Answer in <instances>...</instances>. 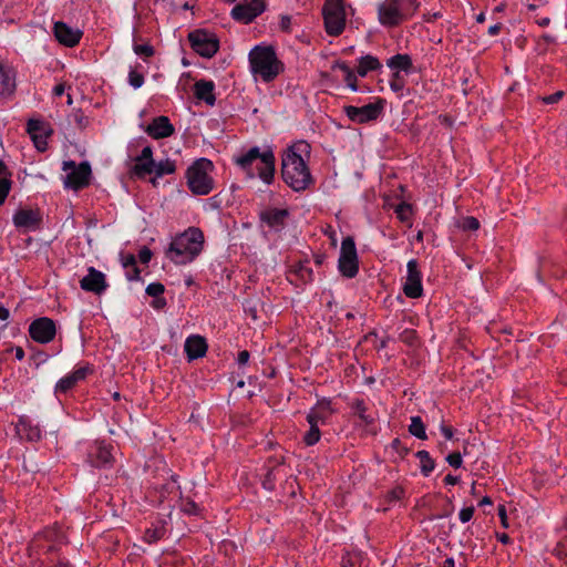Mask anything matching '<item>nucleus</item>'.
<instances>
[{"instance_id": "nucleus-16", "label": "nucleus", "mask_w": 567, "mask_h": 567, "mask_svg": "<svg viewBox=\"0 0 567 567\" xmlns=\"http://www.w3.org/2000/svg\"><path fill=\"white\" fill-rule=\"evenodd\" d=\"M13 225L21 231H34L40 228L42 216L38 209L20 208L12 216Z\"/></svg>"}, {"instance_id": "nucleus-51", "label": "nucleus", "mask_w": 567, "mask_h": 567, "mask_svg": "<svg viewBox=\"0 0 567 567\" xmlns=\"http://www.w3.org/2000/svg\"><path fill=\"white\" fill-rule=\"evenodd\" d=\"M165 291V287L161 282H152L146 287V293L151 297L157 298Z\"/></svg>"}, {"instance_id": "nucleus-37", "label": "nucleus", "mask_w": 567, "mask_h": 567, "mask_svg": "<svg viewBox=\"0 0 567 567\" xmlns=\"http://www.w3.org/2000/svg\"><path fill=\"white\" fill-rule=\"evenodd\" d=\"M7 171V166L0 161V206L6 202L12 186V181L3 176Z\"/></svg>"}, {"instance_id": "nucleus-62", "label": "nucleus", "mask_w": 567, "mask_h": 567, "mask_svg": "<svg viewBox=\"0 0 567 567\" xmlns=\"http://www.w3.org/2000/svg\"><path fill=\"white\" fill-rule=\"evenodd\" d=\"M153 254L150 248L143 247L138 252V259L142 264H148Z\"/></svg>"}, {"instance_id": "nucleus-14", "label": "nucleus", "mask_w": 567, "mask_h": 567, "mask_svg": "<svg viewBox=\"0 0 567 567\" xmlns=\"http://www.w3.org/2000/svg\"><path fill=\"white\" fill-rule=\"evenodd\" d=\"M315 279V274L308 259L295 261L289 266L287 280L297 288H301Z\"/></svg>"}, {"instance_id": "nucleus-33", "label": "nucleus", "mask_w": 567, "mask_h": 567, "mask_svg": "<svg viewBox=\"0 0 567 567\" xmlns=\"http://www.w3.org/2000/svg\"><path fill=\"white\" fill-rule=\"evenodd\" d=\"M155 169V161L150 159H140L138 156L135 157V165L133 167V173L140 177L143 178L146 175L153 174Z\"/></svg>"}, {"instance_id": "nucleus-48", "label": "nucleus", "mask_w": 567, "mask_h": 567, "mask_svg": "<svg viewBox=\"0 0 567 567\" xmlns=\"http://www.w3.org/2000/svg\"><path fill=\"white\" fill-rule=\"evenodd\" d=\"M461 228L467 231H475L480 228V221L477 218L473 216H467L463 218L461 223Z\"/></svg>"}, {"instance_id": "nucleus-18", "label": "nucleus", "mask_w": 567, "mask_h": 567, "mask_svg": "<svg viewBox=\"0 0 567 567\" xmlns=\"http://www.w3.org/2000/svg\"><path fill=\"white\" fill-rule=\"evenodd\" d=\"M27 132L34 143L38 151L44 152L48 147L47 138L51 131L45 122L41 120L31 118L27 123Z\"/></svg>"}, {"instance_id": "nucleus-39", "label": "nucleus", "mask_w": 567, "mask_h": 567, "mask_svg": "<svg viewBox=\"0 0 567 567\" xmlns=\"http://www.w3.org/2000/svg\"><path fill=\"white\" fill-rule=\"evenodd\" d=\"M175 171H176L175 161L166 158L164 161L155 162V169H154L153 174H155V177H163L165 175L175 173Z\"/></svg>"}, {"instance_id": "nucleus-4", "label": "nucleus", "mask_w": 567, "mask_h": 567, "mask_svg": "<svg viewBox=\"0 0 567 567\" xmlns=\"http://www.w3.org/2000/svg\"><path fill=\"white\" fill-rule=\"evenodd\" d=\"M248 61L251 73L266 83L272 82L285 70L271 45H255L248 54Z\"/></svg>"}, {"instance_id": "nucleus-9", "label": "nucleus", "mask_w": 567, "mask_h": 567, "mask_svg": "<svg viewBox=\"0 0 567 567\" xmlns=\"http://www.w3.org/2000/svg\"><path fill=\"white\" fill-rule=\"evenodd\" d=\"M338 268L342 276L354 278L359 271V262L355 243L352 237L348 236L342 239Z\"/></svg>"}, {"instance_id": "nucleus-40", "label": "nucleus", "mask_w": 567, "mask_h": 567, "mask_svg": "<svg viewBox=\"0 0 567 567\" xmlns=\"http://www.w3.org/2000/svg\"><path fill=\"white\" fill-rule=\"evenodd\" d=\"M93 371H94L93 365L89 362H84V363H80V364L75 365L73 371H71L70 373L74 377V379L79 383L81 381H84L87 378V375L93 373Z\"/></svg>"}, {"instance_id": "nucleus-8", "label": "nucleus", "mask_w": 567, "mask_h": 567, "mask_svg": "<svg viewBox=\"0 0 567 567\" xmlns=\"http://www.w3.org/2000/svg\"><path fill=\"white\" fill-rule=\"evenodd\" d=\"M385 101L377 97L374 102L363 106L346 105L343 112L348 118L358 124H365L375 121L383 113Z\"/></svg>"}, {"instance_id": "nucleus-58", "label": "nucleus", "mask_w": 567, "mask_h": 567, "mask_svg": "<svg viewBox=\"0 0 567 567\" xmlns=\"http://www.w3.org/2000/svg\"><path fill=\"white\" fill-rule=\"evenodd\" d=\"M475 508L474 506L464 507L461 509L458 514V518L462 523H467L472 519L474 515Z\"/></svg>"}, {"instance_id": "nucleus-35", "label": "nucleus", "mask_w": 567, "mask_h": 567, "mask_svg": "<svg viewBox=\"0 0 567 567\" xmlns=\"http://www.w3.org/2000/svg\"><path fill=\"white\" fill-rule=\"evenodd\" d=\"M307 422L309 424V430L303 434L302 441L307 446H313L321 437L319 423L311 420H307Z\"/></svg>"}, {"instance_id": "nucleus-3", "label": "nucleus", "mask_w": 567, "mask_h": 567, "mask_svg": "<svg viewBox=\"0 0 567 567\" xmlns=\"http://www.w3.org/2000/svg\"><path fill=\"white\" fill-rule=\"evenodd\" d=\"M204 234L197 227H189L176 235L166 250V257L176 265H186L194 261L202 252Z\"/></svg>"}, {"instance_id": "nucleus-22", "label": "nucleus", "mask_w": 567, "mask_h": 567, "mask_svg": "<svg viewBox=\"0 0 567 567\" xmlns=\"http://www.w3.org/2000/svg\"><path fill=\"white\" fill-rule=\"evenodd\" d=\"M145 132L154 140H161L173 135L175 128L167 116L159 115L147 125Z\"/></svg>"}, {"instance_id": "nucleus-55", "label": "nucleus", "mask_w": 567, "mask_h": 567, "mask_svg": "<svg viewBox=\"0 0 567 567\" xmlns=\"http://www.w3.org/2000/svg\"><path fill=\"white\" fill-rule=\"evenodd\" d=\"M553 555L557 557L560 561H563V564L567 565V549L563 544L558 543L554 547Z\"/></svg>"}, {"instance_id": "nucleus-17", "label": "nucleus", "mask_w": 567, "mask_h": 567, "mask_svg": "<svg viewBox=\"0 0 567 567\" xmlns=\"http://www.w3.org/2000/svg\"><path fill=\"white\" fill-rule=\"evenodd\" d=\"M378 19L383 27H398L404 20L394 0H384L378 6Z\"/></svg>"}, {"instance_id": "nucleus-52", "label": "nucleus", "mask_w": 567, "mask_h": 567, "mask_svg": "<svg viewBox=\"0 0 567 567\" xmlns=\"http://www.w3.org/2000/svg\"><path fill=\"white\" fill-rule=\"evenodd\" d=\"M404 488L402 486H395L386 494V501L388 503H394L403 498L404 496Z\"/></svg>"}, {"instance_id": "nucleus-57", "label": "nucleus", "mask_w": 567, "mask_h": 567, "mask_svg": "<svg viewBox=\"0 0 567 567\" xmlns=\"http://www.w3.org/2000/svg\"><path fill=\"white\" fill-rule=\"evenodd\" d=\"M341 565H342V567H360V561L357 556L347 554V555L342 556Z\"/></svg>"}, {"instance_id": "nucleus-2", "label": "nucleus", "mask_w": 567, "mask_h": 567, "mask_svg": "<svg viewBox=\"0 0 567 567\" xmlns=\"http://www.w3.org/2000/svg\"><path fill=\"white\" fill-rule=\"evenodd\" d=\"M235 163L250 178L258 176L267 185L274 182L276 158L271 150L261 152L258 146H254L238 155Z\"/></svg>"}, {"instance_id": "nucleus-41", "label": "nucleus", "mask_w": 567, "mask_h": 567, "mask_svg": "<svg viewBox=\"0 0 567 567\" xmlns=\"http://www.w3.org/2000/svg\"><path fill=\"white\" fill-rule=\"evenodd\" d=\"M20 424L23 426V430L27 432V439L30 442H38L42 437L41 430L38 425H33L30 421L20 420Z\"/></svg>"}, {"instance_id": "nucleus-44", "label": "nucleus", "mask_w": 567, "mask_h": 567, "mask_svg": "<svg viewBox=\"0 0 567 567\" xmlns=\"http://www.w3.org/2000/svg\"><path fill=\"white\" fill-rule=\"evenodd\" d=\"M133 51L135 54H137L144 59L151 58L155 53L154 48L148 43H144V44L134 43Z\"/></svg>"}, {"instance_id": "nucleus-1", "label": "nucleus", "mask_w": 567, "mask_h": 567, "mask_svg": "<svg viewBox=\"0 0 567 567\" xmlns=\"http://www.w3.org/2000/svg\"><path fill=\"white\" fill-rule=\"evenodd\" d=\"M310 151L311 146L306 141H298L282 154L281 177L297 193L303 192L315 184V179L303 157H309Z\"/></svg>"}, {"instance_id": "nucleus-20", "label": "nucleus", "mask_w": 567, "mask_h": 567, "mask_svg": "<svg viewBox=\"0 0 567 567\" xmlns=\"http://www.w3.org/2000/svg\"><path fill=\"white\" fill-rule=\"evenodd\" d=\"M80 287L85 291L101 295L107 288L105 275L91 267L87 275L80 280Z\"/></svg>"}, {"instance_id": "nucleus-15", "label": "nucleus", "mask_w": 567, "mask_h": 567, "mask_svg": "<svg viewBox=\"0 0 567 567\" xmlns=\"http://www.w3.org/2000/svg\"><path fill=\"white\" fill-rule=\"evenodd\" d=\"M55 333V322L48 317L38 318L29 326L30 337L39 343H49L54 339Z\"/></svg>"}, {"instance_id": "nucleus-31", "label": "nucleus", "mask_w": 567, "mask_h": 567, "mask_svg": "<svg viewBox=\"0 0 567 567\" xmlns=\"http://www.w3.org/2000/svg\"><path fill=\"white\" fill-rule=\"evenodd\" d=\"M166 534L165 522L159 520L157 525L147 528L144 533L143 540L148 544H154L161 540Z\"/></svg>"}, {"instance_id": "nucleus-29", "label": "nucleus", "mask_w": 567, "mask_h": 567, "mask_svg": "<svg viewBox=\"0 0 567 567\" xmlns=\"http://www.w3.org/2000/svg\"><path fill=\"white\" fill-rule=\"evenodd\" d=\"M386 65L393 72H404L405 74H411L413 72V62L409 54L398 53L386 61Z\"/></svg>"}, {"instance_id": "nucleus-61", "label": "nucleus", "mask_w": 567, "mask_h": 567, "mask_svg": "<svg viewBox=\"0 0 567 567\" xmlns=\"http://www.w3.org/2000/svg\"><path fill=\"white\" fill-rule=\"evenodd\" d=\"M497 514L499 516V519H501V524L504 528H508L509 525H508V518H507V513H506V507L505 505H498L497 507Z\"/></svg>"}, {"instance_id": "nucleus-54", "label": "nucleus", "mask_w": 567, "mask_h": 567, "mask_svg": "<svg viewBox=\"0 0 567 567\" xmlns=\"http://www.w3.org/2000/svg\"><path fill=\"white\" fill-rule=\"evenodd\" d=\"M445 460L454 468H460L463 464L462 455L460 452H453L449 454Z\"/></svg>"}, {"instance_id": "nucleus-47", "label": "nucleus", "mask_w": 567, "mask_h": 567, "mask_svg": "<svg viewBox=\"0 0 567 567\" xmlns=\"http://www.w3.org/2000/svg\"><path fill=\"white\" fill-rule=\"evenodd\" d=\"M128 83L134 89H140L144 84V75L132 68L128 72Z\"/></svg>"}, {"instance_id": "nucleus-42", "label": "nucleus", "mask_w": 567, "mask_h": 567, "mask_svg": "<svg viewBox=\"0 0 567 567\" xmlns=\"http://www.w3.org/2000/svg\"><path fill=\"white\" fill-rule=\"evenodd\" d=\"M123 267L128 269H132L131 271L126 272L128 280H137L140 278V269L136 266V259L134 255H127L126 258L123 261Z\"/></svg>"}, {"instance_id": "nucleus-10", "label": "nucleus", "mask_w": 567, "mask_h": 567, "mask_svg": "<svg viewBox=\"0 0 567 567\" xmlns=\"http://www.w3.org/2000/svg\"><path fill=\"white\" fill-rule=\"evenodd\" d=\"M71 169L64 179L65 188L79 190L90 184L92 174L91 165L87 162H82L78 166L73 161L63 162V171Z\"/></svg>"}, {"instance_id": "nucleus-26", "label": "nucleus", "mask_w": 567, "mask_h": 567, "mask_svg": "<svg viewBox=\"0 0 567 567\" xmlns=\"http://www.w3.org/2000/svg\"><path fill=\"white\" fill-rule=\"evenodd\" d=\"M194 95L197 100L214 106L216 102L215 83L212 80H198L194 84Z\"/></svg>"}, {"instance_id": "nucleus-38", "label": "nucleus", "mask_w": 567, "mask_h": 567, "mask_svg": "<svg viewBox=\"0 0 567 567\" xmlns=\"http://www.w3.org/2000/svg\"><path fill=\"white\" fill-rule=\"evenodd\" d=\"M409 432L420 439V440H426L427 435L425 432V424L423 423L421 416L414 415L411 416V424L409 425Z\"/></svg>"}, {"instance_id": "nucleus-64", "label": "nucleus", "mask_w": 567, "mask_h": 567, "mask_svg": "<svg viewBox=\"0 0 567 567\" xmlns=\"http://www.w3.org/2000/svg\"><path fill=\"white\" fill-rule=\"evenodd\" d=\"M332 69L333 70H340L343 72V75L346 76L348 74V72H354L346 62L343 61H337L333 65H332Z\"/></svg>"}, {"instance_id": "nucleus-13", "label": "nucleus", "mask_w": 567, "mask_h": 567, "mask_svg": "<svg viewBox=\"0 0 567 567\" xmlns=\"http://www.w3.org/2000/svg\"><path fill=\"white\" fill-rule=\"evenodd\" d=\"M403 292L411 299H417L423 296L422 274L416 259H411L406 264V279L403 284Z\"/></svg>"}, {"instance_id": "nucleus-7", "label": "nucleus", "mask_w": 567, "mask_h": 567, "mask_svg": "<svg viewBox=\"0 0 567 567\" xmlns=\"http://www.w3.org/2000/svg\"><path fill=\"white\" fill-rule=\"evenodd\" d=\"M190 48L200 56L210 59L219 49V40L204 29H197L188 33Z\"/></svg>"}, {"instance_id": "nucleus-11", "label": "nucleus", "mask_w": 567, "mask_h": 567, "mask_svg": "<svg viewBox=\"0 0 567 567\" xmlns=\"http://www.w3.org/2000/svg\"><path fill=\"white\" fill-rule=\"evenodd\" d=\"M265 9V0H244L231 9L230 16L234 20L248 24L261 14Z\"/></svg>"}, {"instance_id": "nucleus-28", "label": "nucleus", "mask_w": 567, "mask_h": 567, "mask_svg": "<svg viewBox=\"0 0 567 567\" xmlns=\"http://www.w3.org/2000/svg\"><path fill=\"white\" fill-rule=\"evenodd\" d=\"M16 91V78L12 69L0 63V97H9Z\"/></svg>"}, {"instance_id": "nucleus-34", "label": "nucleus", "mask_w": 567, "mask_h": 567, "mask_svg": "<svg viewBox=\"0 0 567 567\" xmlns=\"http://www.w3.org/2000/svg\"><path fill=\"white\" fill-rule=\"evenodd\" d=\"M401 16H403L404 20H409L414 16L420 7V1L417 0H394Z\"/></svg>"}, {"instance_id": "nucleus-5", "label": "nucleus", "mask_w": 567, "mask_h": 567, "mask_svg": "<svg viewBox=\"0 0 567 567\" xmlns=\"http://www.w3.org/2000/svg\"><path fill=\"white\" fill-rule=\"evenodd\" d=\"M213 167L212 161L199 158L187 168V186L194 195H207L213 190L214 179L208 174Z\"/></svg>"}, {"instance_id": "nucleus-19", "label": "nucleus", "mask_w": 567, "mask_h": 567, "mask_svg": "<svg viewBox=\"0 0 567 567\" xmlns=\"http://www.w3.org/2000/svg\"><path fill=\"white\" fill-rule=\"evenodd\" d=\"M53 34L59 43L69 48L76 45L82 38V32L79 29H73L62 21L54 23Z\"/></svg>"}, {"instance_id": "nucleus-45", "label": "nucleus", "mask_w": 567, "mask_h": 567, "mask_svg": "<svg viewBox=\"0 0 567 567\" xmlns=\"http://www.w3.org/2000/svg\"><path fill=\"white\" fill-rule=\"evenodd\" d=\"M396 217L402 223H408L410 220V214H411V205L408 203H401L395 208Z\"/></svg>"}, {"instance_id": "nucleus-6", "label": "nucleus", "mask_w": 567, "mask_h": 567, "mask_svg": "<svg viewBox=\"0 0 567 567\" xmlns=\"http://www.w3.org/2000/svg\"><path fill=\"white\" fill-rule=\"evenodd\" d=\"M322 16L327 33L332 37L340 35L346 28L344 0H326L322 7Z\"/></svg>"}, {"instance_id": "nucleus-24", "label": "nucleus", "mask_w": 567, "mask_h": 567, "mask_svg": "<svg viewBox=\"0 0 567 567\" xmlns=\"http://www.w3.org/2000/svg\"><path fill=\"white\" fill-rule=\"evenodd\" d=\"M536 276L538 281L544 284L547 277H563L564 270L555 259L550 257H539Z\"/></svg>"}, {"instance_id": "nucleus-59", "label": "nucleus", "mask_w": 567, "mask_h": 567, "mask_svg": "<svg viewBox=\"0 0 567 567\" xmlns=\"http://www.w3.org/2000/svg\"><path fill=\"white\" fill-rule=\"evenodd\" d=\"M344 82L347 83V86L353 91L357 92L359 90L358 87V80L354 72H348V74L344 78Z\"/></svg>"}, {"instance_id": "nucleus-53", "label": "nucleus", "mask_w": 567, "mask_h": 567, "mask_svg": "<svg viewBox=\"0 0 567 567\" xmlns=\"http://www.w3.org/2000/svg\"><path fill=\"white\" fill-rule=\"evenodd\" d=\"M275 482H276V477H275L274 470H268L261 481L262 487L267 491H274Z\"/></svg>"}, {"instance_id": "nucleus-46", "label": "nucleus", "mask_w": 567, "mask_h": 567, "mask_svg": "<svg viewBox=\"0 0 567 567\" xmlns=\"http://www.w3.org/2000/svg\"><path fill=\"white\" fill-rule=\"evenodd\" d=\"M389 84L393 92L400 93L403 91V89L405 86V81L401 74H399L398 72H393Z\"/></svg>"}, {"instance_id": "nucleus-50", "label": "nucleus", "mask_w": 567, "mask_h": 567, "mask_svg": "<svg viewBox=\"0 0 567 567\" xmlns=\"http://www.w3.org/2000/svg\"><path fill=\"white\" fill-rule=\"evenodd\" d=\"M182 511L187 515L197 516L200 513V507L192 499H186L182 505Z\"/></svg>"}, {"instance_id": "nucleus-25", "label": "nucleus", "mask_w": 567, "mask_h": 567, "mask_svg": "<svg viewBox=\"0 0 567 567\" xmlns=\"http://www.w3.org/2000/svg\"><path fill=\"white\" fill-rule=\"evenodd\" d=\"M207 348L205 338L198 334L187 337L184 344V351L188 361L203 358L207 352Z\"/></svg>"}, {"instance_id": "nucleus-60", "label": "nucleus", "mask_w": 567, "mask_h": 567, "mask_svg": "<svg viewBox=\"0 0 567 567\" xmlns=\"http://www.w3.org/2000/svg\"><path fill=\"white\" fill-rule=\"evenodd\" d=\"M564 95H565L564 91H557L554 94L546 95V96L542 97V101L545 104H556L563 99Z\"/></svg>"}, {"instance_id": "nucleus-49", "label": "nucleus", "mask_w": 567, "mask_h": 567, "mask_svg": "<svg viewBox=\"0 0 567 567\" xmlns=\"http://www.w3.org/2000/svg\"><path fill=\"white\" fill-rule=\"evenodd\" d=\"M181 487L178 485V481H177V475H172L171 476V481H168L167 483H165L163 486H162V495H169L176 491H178Z\"/></svg>"}, {"instance_id": "nucleus-23", "label": "nucleus", "mask_w": 567, "mask_h": 567, "mask_svg": "<svg viewBox=\"0 0 567 567\" xmlns=\"http://www.w3.org/2000/svg\"><path fill=\"white\" fill-rule=\"evenodd\" d=\"M333 413L334 410L331 405V400L322 398L309 410L306 420H311L319 424H327L330 415Z\"/></svg>"}, {"instance_id": "nucleus-12", "label": "nucleus", "mask_w": 567, "mask_h": 567, "mask_svg": "<svg viewBox=\"0 0 567 567\" xmlns=\"http://www.w3.org/2000/svg\"><path fill=\"white\" fill-rule=\"evenodd\" d=\"M350 406L353 414L359 417L360 426H362L365 431L375 434V421L378 419V412L373 405L365 402L363 399H354Z\"/></svg>"}, {"instance_id": "nucleus-30", "label": "nucleus", "mask_w": 567, "mask_h": 567, "mask_svg": "<svg viewBox=\"0 0 567 567\" xmlns=\"http://www.w3.org/2000/svg\"><path fill=\"white\" fill-rule=\"evenodd\" d=\"M357 73L360 76H365L371 71H378L382 68L379 59L374 55L367 54L358 59Z\"/></svg>"}, {"instance_id": "nucleus-21", "label": "nucleus", "mask_w": 567, "mask_h": 567, "mask_svg": "<svg viewBox=\"0 0 567 567\" xmlns=\"http://www.w3.org/2000/svg\"><path fill=\"white\" fill-rule=\"evenodd\" d=\"M289 213L287 209L267 208L260 212V221L275 231H281L285 228L286 219Z\"/></svg>"}, {"instance_id": "nucleus-56", "label": "nucleus", "mask_w": 567, "mask_h": 567, "mask_svg": "<svg viewBox=\"0 0 567 567\" xmlns=\"http://www.w3.org/2000/svg\"><path fill=\"white\" fill-rule=\"evenodd\" d=\"M391 447L395 450L401 457H405L410 453V449L405 447L400 439H394L391 443Z\"/></svg>"}, {"instance_id": "nucleus-36", "label": "nucleus", "mask_w": 567, "mask_h": 567, "mask_svg": "<svg viewBox=\"0 0 567 567\" xmlns=\"http://www.w3.org/2000/svg\"><path fill=\"white\" fill-rule=\"evenodd\" d=\"M78 382L74 379V377L71 373L65 374L62 377L54 386V394L56 396L61 394L68 393L70 390H72L74 386H76Z\"/></svg>"}, {"instance_id": "nucleus-32", "label": "nucleus", "mask_w": 567, "mask_h": 567, "mask_svg": "<svg viewBox=\"0 0 567 567\" xmlns=\"http://www.w3.org/2000/svg\"><path fill=\"white\" fill-rule=\"evenodd\" d=\"M415 457L420 460L422 475L424 477L430 476L435 468V461L431 457L430 453L425 450L417 451Z\"/></svg>"}, {"instance_id": "nucleus-63", "label": "nucleus", "mask_w": 567, "mask_h": 567, "mask_svg": "<svg viewBox=\"0 0 567 567\" xmlns=\"http://www.w3.org/2000/svg\"><path fill=\"white\" fill-rule=\"evenodd\" d=\"M279 27L285 32L291 31V17L290 16H281Z\"/></svg>"}, {"instance_id": "nucleus-27", "label": "nucleus", "mask_w": 567, "mask_h": 567, "mask_svg": "<svg viewBox=\"0 0 567 567\" xmlns=\"http://www.w3.org/2000/svg\"><path fill=\"white\" fill-rule=\"evenodd\" d=\"M112 454L107 446L97 445L87 455V462L92 467L101 468L112 463Z\"/></svg>"}, {"instance_id": "nucleus-43", "label": "nucleus", "mask_w": 567, "mask_h": 567, "mask_svg": "<svg viewBox=\"0 0 567 567\" xmlns=\"http://www.w3.org/2000/svg\"><path fill=\"white\" fill-rule=\"evenodd\" d=\"M399 339L403 343L414 347L417 343V333L414 329L406 328L400 333Z\"/></svg>"}]
</instances>
